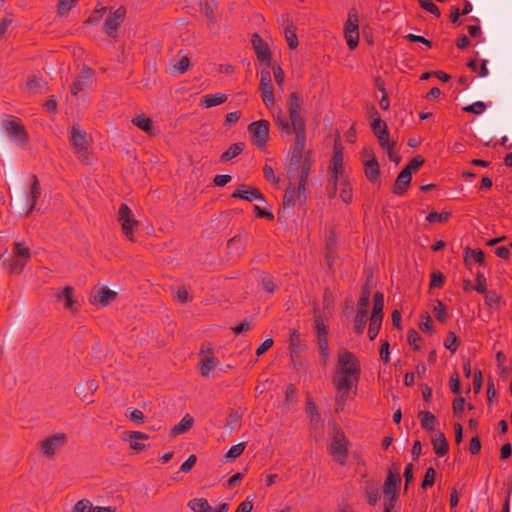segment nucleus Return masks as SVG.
<instances>
[{
  "label": "nucleus",
  "mask_w": 512,
  "mask_h": 512,
  "mask_svg": "<svg viewBox=\"0 0 512 512\" xmlns=\"http://www.w3.org/2000/svg\"><path fill=\"white\" fill-rule=\"evenodd\" d=\"M93 505L89 500L83 499L78 501L72 509V512H92Z\"/></svg>",
  "instance_id": "51"
},
{
  "label": "nucleus",
  "mask_w": 512,
  "mask_h": 512,
  "mask_svg": "<svg viewBox=\"0 0 512 512\" xmlns=\"http://www.w3.org/2000/svg\"><path fill=\"white\" fill-rule=\"evenodd\" d=\"M332 172H333V183L328 186L329 196L332 197L336 194V182L339 178L344 177L343 169V153L341 149L334 147V154L332 159Z\"/></svg>",
  "instance_id": "14"
},
{
  "label": "nucleus",
  "mask_w": 512,
  "mask_h": 512,
  "mask_svg": "<svg viewBox=\"0 0 512 512\" xmlns=\"http://www.w3.org/2000/svg\"><path fill=\"white\" fill-rule=\"evenodd\" d=\"M26 88L30 94L39 93L44 88V81L38 77H31L26 83Z\"/></svg>",
  "instance_id": "35"
},
{
  "label": "nucleus",
  "mask_w": 512,
  "mask_h": 512,
  "mask_svg": "<svg viewBox=\"0 0 512 512\" xmlns=\"http://www.w3.org/2000/svg\"><path fill=\"white\" fill-rule=\"evenodd\" d=\"M317 341H318V348L320 351V355L322 358V364L326 365L329 361V347H328L327 338H320V339H317Z\"/></svg>",
  "instance_id": "44"
},
{
  "label": "nucleus",
  "mask_w": 512,
  "mask_h": 512,
  "mask_svg": "<svg viewBox=\"0 0 512 512\" xmlns=\"http://www.w3.org/2000/svg\"><path fill=\"white\" fill-rule=\"evenodd\" d=\"M218 363V359L213 355L202 353L201 360L198 364L200 374L203 377H208Z\"/></svg>",
  "instance_id": "19"
},
{
  "label": "nucleus",
  "mask_w": 512,
  "mask_h": 512,
  "mask_svg": "<svg viewBox=\"0 0 512 512\" xmlns=\"http://www.w3.org/2000/svg\"><path fill=\"white\" fill-rule=\"evenodd\" d=\"M93 72L91 69H83L79 78L73 83L71 92L74 96H78L80 91L85 90L92 84Z\"/></svg>",
  "instance_id": "16"
},
{
  "label": "nucleus",
  "mask_w": 512,
  "mask_h": 512,
  "mask_svg": "<svg viewBox=\"0 0 512 512\" xmlns=\"http://www.w3.org/2000/svg\"><path fill=\"white\" fill-rule=\"evenodd\" d=\"M128 418L136 424H141L144 421L143 412L139 409L130 408L128 409Z\"/></svg>",
  "instance_id": "57"
},
{
  "label": "nucleus",
  "mask_w": 512,
  "mask_h": 512,
  "mask_svg": "<svg viewBox=\"0 0 512 512\" xmlns=\"http://www.w3.org/2000/svg\"><path fill=\"white\" fill-rule=\"evenodd\" d=\"M370 299V292L367 289L362 291L360 299L358 301V311H367Z\"/></svg>",
  "instance_id": "58"
},
{
  "label": "nucleus",
  "mask_w": 512,
  "mask_h": 512,
  "mask_svg": "<svg viewBox=\"0 0 512 512\" xmlns=\"http://www.w3.org/2000/svg\"><path fill=\"white\" fill-rule=\"evenodd\" d=\"M117 220L124 236L128 240L134 241V231L138 228L139 222L126 204H121L119 207Z\"/></svg>",
  "instance_id": "7"
},
{
  "label": "nucleus",
  "mask_w": 512,
  "mask_h": 512,
  "mask_svg": "<svg viewBox=\"0 0 512 512\" xmlns=\"http://www.w3.org/2000/svg\"><path fill=\"white\" fill-rule=\"evenodd\" d=\"M346 442H345V436L344 434L337 430H333V441L331 443V448H345Z\"/></svg>",
  "instance_id": "46"
},
{
  "label": "nucleus",
  "mask_w": 512,
  "mask_h": 512,
  "mask_svg": "<svg viewBox=\"0 0 512 512\" xmlns=\"http://www.w3.org/2000/svg\"><path fill=\"white\" fill-rule=\"evenodd\" d=\"M434 313H435V316L436 318L444 323L447 319V314H446V308H445V305L441 302V301H436L435 305H434Z\"/></svg>",
  "instance_id": "53"
},
{
  "label": "nucleus",
  "mask_w": 512,
  "mask_h": 512,
  "mask_svg": "<svg viewBox=\"0 0 512 512\" xmlns=\"http://www.w3.org/2000/svg\"><path fill=\"white\" fill-rule=\"evenodd\" d=\"M252 46L256 52L257 58L264 64L269 65L271 60L268 44L258 35L254 34L251 39Z\"/></svg>",
  "instance_id": "15"
},
{
  "label": "nucleus",
  "mask_w": 512,
  "mask_h": 512,
  "mask_svg": "<svg viewBox=\"0 0 512 512\" xmlns=\"http://www.w3.org/2000/svg\"><path fill=\"white\" fill-rule=\"evenodd\" d=\"M435 475H436V472L433 468L427 469L424 479H423V482H422V487L424 489L428 486L433 485L434 480H435Z\"/></svg>",
  "instance_id": "64"
},
{
  "label": "nucleus",
  "mask_w": 512,
  "mask_h": 512,
  "mask_svg": "<svg viewBox=\"0 0 512 512\" xmlns=\"http://www.w3.org/2000/svg\"><path fill=\"white\" fill-rule=\"evenodd\" d=\"M339 189V196L345 203L352 200V188L345 177L339 178L336 182V191Z\"/></svg>",
  "instance_id": "27"
},
{
  "label": "nucleus",
  "mask_w": 512,
  "mask_h": 512,
  "mask_svg": "<svg viewBox=\"0 0 512 512\" xmlns=\"http://www.w3.org/2000/svg\"><path fill=\"white\" fill-rule=\"evenodd\" d=\"M422 428L430 431H434L435 424L437 422L435 416L428 411H420L418 414Z\"/></svg>",
  "instance_id": "32"
},
{
  "label": "nucleus",
  "mask_w": 512,
  "mask_h": 512,
  "mask_svg": "<svg viewBox=\"0 0 512 512\" xmlns=\"http://www.w3.org/2000/svg\"><path fill=\"white\" fill-rule=\"evenodd\" d=\"M367 311H358L354 321V330L358 334H362L366 325Z\"/></svg>",
  "instance_id": "38"
},
{
  "label": "nucleus",
  "mask_w": 512,
  "mask_h": 512,
  "mask_svg": "<svg viewBox=\"0 0 512 512\" xmlns=\"http://www.w3.org/2000/svg\"><path fill=\"white\" fill-rule=\"evenodd\" d=\"M344 35L349 49L353 50L359 42V18L356 9H350L344 28Z\"/></svg>",
  "instance_id": "8"
},
{
  "label": "nucleus",
  "mask_w": 512,
  "mask_h": 512,
  "mask_svg": "<svg viewBox=\"0 0 512 512\" xmlns=\"http://www.w3.org/2000/svg\"><path fill=\"white\" fill-rule=\"evenodd\" d=\"M456 342H457L456 335L453 332H450L444 342V346L446 349L450 350L451 352H455L457 350Z\"/></svg>",
  "instance_id": "63"
},
{
  "label": "nucleus",
  "mask_w": 512,
  "mask_h": 512,
  "mask_svg": "<svg viewBox=\"0 0 512 512\" xmlns=\"http://www.w3.org/2000/svg\"><path fill=\"white\" fill-rule=\"evenodd\" d=\"M226 100L227 95L224 93L207 94L203 97L200 106L211 108L224 103Z\"/></svg>",
  "instance_id": "26"
},
{
  "label": "nucleus",
  "mask_w": 512,
  "mask_h": 512,
  "mask_svg": "<svg viewBox=\"0 0 512 512\" xmlns=\"http://www.w3.org/2000/svg\"><path fill=\"white\" fill-rule=\"evenodd\" d=\"M245 148V144L243 142H238L231 145L222 155L220 160L222 162L229 161L236 156H238Z\"/></svg>",
  "instance_id": "31"
},
{
  "label": "nucleus",
  "mask_w": 512,
  "mask_h": 512,
  "mask_svg": "<svg viewBox=\"0 0 512 512\" xmlns=\"http://www.w3.org/2000/svg\"><path fill=\"white\" fill-rule=\"evenodd\" d=\"M194 425V419L190 414H186L179 423L174 425L170 431L171 436H177L186 433Z\"/></svg>",
  "instance_id": "25"
},
{
  "label": "nucleus",
  "mask_w": 512,
  "mask_h": 512,
  "mask_svg": "<svg viewBox=\"0 0 512 512\" xmlns=\"http://www.w3.org/2000/svg\"><path fill=\"white\" fill-rule=\"evenodd\" d=\"M189 64L190 61L187 56H182L178 60H172L173 69L179 74L185 73L189 68Z\"/></svg>",
  "instance_id": "40"
},
{
  "label": "nucleus",
  "mask_w": 512,
  "mask_h": 512,
  "mask_svg": "<svg viewBox=\"0 0 512 512\" xmlns=\"http://www.w3.org/2000/svg\"><path fill=\"white\" fill-rule=\"evenodd\" d=\"M263 173H264V177L266 178L267 181L269 182H272L274 184H277L279 183V177H277L274 173V170L271 166L269 165H265L263 167Z\"/></svg>",
  "instance_id": "61"
},
{
  "label": "nucleus",
  "mask_w": 512,
  "mask_h": 512,
  "mask_svg": "<svg viewBox=\"0 0 512 512\" xmlns=\"http://www.w3.org/2000/svg\"><path fill=\"white\" fill-rule=\"evenodd\" d=\"M232 197L234 198H240L247 201H253V200H261L264 201L263 195L261 192L254 188V187H248V186H241L239 187L233 194Z\"/></svg>",
  "instance_id": "18"
},
{
  "label": "nucleus",
  "mask_w": 512,
  "mask_h": 512,
  "mask_svg": "<svg viewBox=\"0 0 512 512\" xmlns=\"http://www.w3.org/2000/svg\"><path fill=\"white\" fill-rule=\"evenodd\" d=\"M383 307H384V296L380 292H376L374 294V305H373V312L371 317H379L380 320L383 319Z\"/></svg>",
  "instance_id": "34"
},
{
  "label": "nucleus",
  "mask_w": 512,
  "mask_h": 512,
  "mask_svg": "<svg viewBox=\"0 0 512 512\" xmlns=\"http://www.w3.org/2000/svg\"><path fill=\"white\" fill-rule=\"evenodd\" d=\"M431 443L433 448H448L447 440L444 434L440 431H433Z\"/></svg>",
  "instance_id": "42"
},
{
  "label": "nucleus",
  "mask_w": 512,
  "mask_h": 512,
  "mask_svg": "<svg viewBox=\"0 0 512 512\" xmlns=\"http://www.w3.org/2000/svg\"><path fill=\"white\" fill-rule=\"evenodd\" d=\"M73 288L70 286H66L62 291L57 293V300L64 303V308L67 310H73L74 304V296H73Z\"/></svg>",
  "instance_id": "28"
},
{
  "label": "nucleus",
  "mask_w": 512,
  "mask_h": 512,
  "mask_svg": "<svg viewBox=\"0 0 512 512\" xmlns=\"http://www.w3.org/2000/svg\"><path fill=\"white\" fill-rule=\"evenodd\" d=\"M362 162L364 165V173L369 181L375 182L380 174L379 164L376 160L374 152L369 149H363L361 153Z\"/></svg>",
  "instance_id": "11"
},
{
  "label": "nucleus",
  "mask_w": 512,
  "mask_h": 512,
  "mask_svg": "<svg viewBox=\"0 0 512 512\" xmlns=\"http://www.w3.org/2000/svg\"><path fill=\"white\" fill-rule=\"evenodd\" d=\"M41 195L40 183L35 175L32 176V183L29 194L27 195V202L29 203V209L27 214H30L36 207L37 201Z\"/></svg>",
  "instance_id": "22"
},
{
  "label": "nucleus",
  "mask_w": 512,
  "mask_h": 512,
  "mask_svg": "<svg viewBox=\"0 0 512 512\" xmlns=\"http://www.w3.org/2000/svg\"><path fill=\"white\" fill-rule=\"evenodd\" d=\"M31 257L29 247L24 242H15L12 255L5 261L10 273L20 274Z\"/></svg>",
  "instance_id": "4"
},
{
  "label": "nucleus",
  "mask_w": 512,
  "mask_h": 512,
  "mask_svg": "<svg viewBox=\"0 0 512 512\" xmlns=\"http://www.w3.org/2000/svg\"><path fill=\"white\" fill-rule=\"evenodd\" d=\"M301 105H302V100L300 99V97L297 94L292 93L288 97V100H287L288 111H299Z\"/></svg>",
  "instance_id": "49"
},
{
  "label": "nucleus",
  "mask_w": 512,
  "mask_h": 512,
  "mask_svg": "<svg viewBox=\"0 0 512 512\" xmlns=\"http://www.w3.org/2000/svg\"><path fill=\"white\" fill-rule=\"evenodd\" d=\"M475 261L479 264H483L484 263V253L482 250H476V249H470V248H466L465 250V261L466 262H469V261Z\"/></svg>",
  "instance_id": "37"
},
{
  "label": "nucleus",
  "mask_w": 512,
  "mask_h": 512,
  "mask_svg": "<svg viewBox=\"0 0 512 512\" xmlns=\"http://www.w3.org/2000/svg\"><path fill=\"white\" fill-rule=\"evenodd\" d=\"M423 163L424 159L421 156H416L408 162L403 170H408V172L412 175V172L417 171Z\"/></svg>",
  "instance_id": "54"
},
{
  "label": "nucleus",
  "mask_w": 512,
  "mask_h": 512,
  "mask_svg": "<svg viewBox=\"0 0 512 512\" xmlns=\"http://www.w3.org/2000/svg\"><path fill=\"white\" fill-rule=\"evenodd\" d=\"M68 445V439L64 433H55L41 442L40 448H57Z\"/></svg>",
  "instance_id": "24"
},
{
  "label": "nucleus",
  "mask_w": 512,
  "mask_h": 512,
  "mask_svg": "<svg viewBox=\"0 0 512 512\" xmlns=\"http://www.w3.org/2000/svg\"><path fill=\"white\" fill-rule=\"evenodd\" d=\"M148 435L141 432H132L130 434V448H144L145 445L140 446V440H147Z\"/></svg>",
  "instance_id": "48"
},
{
  "label": "nucleus",
  "mask_w": 512,
  "mask_h": 512,
  "mask_svg": "<svg viewBox=\"0 0 512 512\" xmlns=\"http://www.w3.org/2000/svg\"><path fill=\"white\" fill-rule=\"evenodd\" d=\"M485 109H486V105L482 101H477L471 105L463 107V111L469 112V113H474L477 115L482 114L485 111Z\"/></svg>",
  "instance_id": "50"
},
{
  "label": "nucleus",
  "mask_w": 512,
  "mask_h": 512,
  "mask_svg": "<svg viewBox=\"0 0 512 512\" xmlns=\"http://www.w3.org/2000/svg\"><path fill=\"white\" fill-rule=\"evenodd\" d=\"M361 375L359 358L352 352L342 349L337 354L336 372L333 383L336 389L335 403L342 407L350 397V392L357 389Z\"/></svg>",
  "instance_id": "1"
},
{
  "label": "nucleus",
  "mask_w": 512,
  "mask_h": 512,
  "mask_svg": "<svg viewBox=\"0 0 512 512\" xmlns=\"http://www.w3.org/2000/svg\"><path fill=\"white\" fill-rule=\"evenodd\" d=\"M420 6L435 16H440L439 8L431 0H418Z\"/></svg>",
  "instance_id": "56"
},
{
  "label": "nucleus",
  "mask_w": 512,
  "mask_h": 512,
  "mask_svg": "<svg viewBox=\"0 0 512 512\" xmlns=\"http://www.w3.org/2000/svg\"><path fill=\"white\" fill-rule=\"evenodd\" d=\"M245 244L246 238L242 236H235L228 241L227 246L230 251L235 250L237 253H240L244 249Z\"/></svg>",
  "instance_id": "39"
},
{
  "label": "nucleus",
  "mask_w": 512,
  "mask_h": 512,
  "mask_svg": "<svg viewBox=\"0 0 512 512\" xmlns=\"http://www.w3.org/2000/svg\"><path fill=\"white\" fill-rule=\"evenodd\" d=\"M70 143L78 158L88 163L90 160L88 147L89 142L86 132L77 124L73 125L69 132Z\"/></svg>",
  "instance_id": "5"
},
{
  "label": "nucleus",
  "mask_w": 512,
  "mask_h": 512,
  "mask_svg": "<svg viewBox=\"0 0 512 512\" xmlns=\"http://www.w3.org/2000/svg\"><path fill=\"white\" fill-rule=\"evenodd\" d=\"M271 111L275 116L278 125L282 128L283 131H285L287 134H291L292 132L296 134L295 141H298L299 145H301V141H306L305 122L299 111H289L291 123L282 117V110L280 108L277 109L276 113L274 109Z\"/></svg>",
  "instance_id": "3"
},
{
  "label": "nucleus",
  "mask_w": 512,
  "mask_h": 512,
  "mask_svg": "<svg viewBox=\"0 0 512 512\" xmlns=\"http://www.w3.org/2000/svg\"><path fill=\"white\" fill-rule=\"evenodd\" d=\"M248 130L252 134V141L258 147H264L269 138V122L260 120L249 125Z\"/></svg>",
  "instance_id": "12"
},
{
  "label": "nucleus",
  "mask_w": 512,
  "mask_h": 512,
  "mask_svg": "<svg viewBox=\"0 0 512 512\" xmlns=\"http://www.w3.org/2000/svg\"><path fill=\"white\" fill-rule=\"evenodd\" d=\"M78 0H59L58 2V14H67L72 7L77 3Z\"/></svg>",
  "instance_id": "52"
},
{
  "label": "nucleus",
  "mask_w": 512,
  "mask_h": 512,
  "mask_svg": "<svg viewBox=\"0 0 512 512\" xmlns=\"http://www.w3.org/2000/svg\"><path fill=\"white\" fill-rule=\"evenodd\" d=\"M372 129L375 134L379 133V130H387L386 124L380 119L376 111L373 114Z\"/></svg>",
  "instance_id": "59"
},
{
  "label": "nucleus",
  "mask_w": 512,
  "mask_h": 512,
  "mask_svg": "<svg viewBox=\"0 0 512 512\" xmlns=\"http://www.w3.org/2000/svg\"><path fill=\"white\" fill-rule=\"evenodd\" d=\"M126 10L124 7H119L111 11L104 22L103 30L110 37H116L117 30L124 21Z\"/></svg>",
  "instance_id": "13"
},
{
  "label": "nucleus",
  "mask_w": 512,
  "mask_h": 512,
  "mask_svg": "<svg viewBox=\"0 0 512 512\" xmlns=\"http://www.w3.org/2000/svg\"><path fill=\"white\" fill-rule=\"evenodd\" d=\"M306 413L309 416L311 429L317 430L323 425L321 415L318 412L315 403L311 399H308L306 402Z\"/></svg>",
  "instance_id": "21"
},
{
  "label": "nucleus",
  "mask_w": 512,
  "mask_h": 512,
  "mask_svg": "<svg viewBox=\"0 0 512 512\" xmlns=\"http://www.w3.org/2000/svg\"><path fill=\"white\" fill-rule=\"evenodd\" d=\"M382 320L379 319V317H371L370 323H369V329H368V337L370 340H374L376 336L379 333V330L381 328Z\"/></svg>",
  "instance_id": "41"
},
{
  "label": "nucleus",
  "mask_w": 512,
  "mask_h": 512,
  "mask_svg": "<svg viewBox=\"0 0 512 512\" xmlns=\"http://www.w3.org/2000/svg\"><path fill=\"white\" fill-rule=\"evenodd\" d=\"M261 285H262V288L269 293L274 292V290L276 288L272 278L269 275L262 276Z\"/></svg>",
  "instance_id": "62"
},
{
  "label": "nucleus",
  "mask_w": 512,
  "mask_h": 512,
  "mask_svg": "<svg viewBox=\"0 0 512 512\" xmlns=\"http://www.w3.org/2000/svg\"><path fill=\"white\" fill-rule=\"evenodd\" d=\"M2 126L7 136L19 146H25L28 142V133L21 121L14 117H9L2 122Z\"/></svg>",
  "instance_id": "6"
},
{
  "label": "nucleus",
  "mask_w": 512,
  "mask_h": 512,
  "mask_svg": "<svg viewBox=\"0 0 512 512\" xmlns=\"http://www.w3.org/2000/svg\"><path fill=\"white\" fill-rule=\"evenodd\" d=\"M368 503L370 505H376L379 500V489L375 485H367L365 489Z\"/></svg>",
  "instance_id": "45"
},
{
  "label": "nucleus",
  "mask_w": 512,
  "mask_h": 512,
  "mask_svg": "<svg viewBox=\"0 0 512 512\" xmlns=\"http://www.w3.org/2000/svg\"><path fill=\"white\" fill-rule=\"evenodd\" d=\"M132 123L144 132L150 133L152 131V121L145 116H138L132 120Z\"/></svg>",
  "instance_id": "36"
},
{
  "label": "nucleus",
  "mask_w": 512,
  "mask_h": 512,
  "mask_svg": "<svg viewBox=\"0 0 512 512\" xmlns=\"http://www.w3.org/2000/svg\"><path fill=\"white\" fill-rule=\"evenodd\" d=\"M450 217V212L443 211L441 213L437 212H431L427 217L426 220L430 223H433L435 221H438L440 223H445L448 221Z\"/></svg>",
  "instance_id": "47"
},
{
  "label": "nucleus",
  "mask_w": 512,
  "mask_h": 512,
  "mask_svg": "<svg viewBox=\"0 0 512 512\" xmlns=\"http://www.w3.org/2000/svg\"><path fill=\"white\" fill-rule=\"evenodd\" d=\"M260 90L261 99L269 110L275 109V98L273 93V85L271 71L263 68L260 73Z\"/></svg>",
  "instance_id": "9"
},
{
  "label": "nucleus",
  "mask_w": 512,
  "mask_h": 512,
  "mask_svg": "<svg viewBox=\"0 0 512 512\" xmlns=\"http://www.w3.org/2000/svg\"><path fill=\"white\" fill-rule=\"evenodd\" d=\"M284 36L290 49H296L298 46V39L296 29L292 24H288L284 28Z\"/></svg>",
  "instance_id": "33"
},
{
  "label": "nucleus",
  "mask_w": 512,
  "mask_h": 512,
  "mask_svg": "<svg viewBox=\"0 0 512 512\" xmlns=\"http://www.w3.org/2000/svg\"><path fill=\"white\" fill-rule=\"evenodd\" d=\"M187 506L194 512H213V508L204 498H195L188 502Z\"/></svg>",
  "instance_id": "30"
},
{
  "label": "nucleus",
  "mask_w": 512,
  "mask_h": 512,
  "mask_svg": "<svg viewBox=\"0 0 512 512\" xmlns=\"http://www.w3.org/2000/svg\"><path fill=\"white\" fill-rule=\"evenodd\" d=\"M376 135L381 147L388 151V157L390 158V160L397 161V159L394 158L392 151L394 142L389 141V134L387 130H379V133H377Z\"/></svg>",
  "instance_id": "29"
},
{
  "label": "nucleus",
  "mask_w": 512,
  "mask_h": 512,
  "mask_svg": "<svg viewBox=\"0 0 512 512\" xmlns=\"http://www.w3.org/2000/svg\"><path fill=\"white\" fill-rule=\"evenodd\" d=\"M106 8L105 7H102L100 9H96L92 15L87 19V23L88 24H97L101 19L102 17L104 16V14L106 13Z\"/></svg>",
  "instance_id": "60"
},
{
  "label": "nucleus",
  "mask_w": 512,
  "mask_h": 512,
  "mask_svg": "<svg viewBox=\"0 0 512 512\" xmlns=\"http://www.w3.org/2000/svg\"><path fill=\"white\" fill-rule=\"evenodd\" d=\"M411 177L412 175L408 172V170H402L394 183L393 193L398 195L403 194L411 182Z\"/></svg>",
  "instance_id": "23"
},
{
  "label": "nucleus",
  "mask_w": 512,
  "mask_h": 512,
  "mask_svg": "<svg viewBox=\"0 0 512 512\" xmlns=\"http://www.w3.org/2000/svg\"><path fill=\"white\" fill-rule=\"evenodd\" d=\"M306 141H295L291 151L287 174L289 186L285 192V200L294 205L296 200L305 198V184L311 167L309 153L305 151Z\"/></svg>",
  "instance_id": "2"
},
{
  "label": "nucleus",
  "mask_w": 512,
  "mask_h": 512,
  "mask_svg": "<svg viewBox=\"0 0 512 512\" xmlns=\"http://www.w3.org/2000/svg\"><path fill=\"white\" fill-rule=\"evenodd\" d=\"M272 72H273L274 79H275L279 89L282 91L283 86H284V78H285L284 71L282 70V68L280 66L275 65L272 68Z\"/></svg>",
  "instance_id": "55"
},
{
  "label": "nucleus",
  "mask_w": 512,
  "mask_h": 512,
  "mask_svg": "<svg viewBox=\"0 0 512 512\" xmlns=\"http://www.w3.org/2000/svg\"><path fill=\"white\" fill-rule=\"evenodd\" d=\"M98 384L95 380H87L84 381L76 387V394L81 397L83 400H87L88 402H92L90 399L91 395L97 390Z\"/></svg>",
  "instance_id": "20"
},
{
  "label": "nucleus",
  "mask_w": 512,
  "mask_h": 512,
  "mask_svg": "<svg viewBox=\"0 0 512 512\" xmlns=\"http://www.w3.org/2000/svg\"><path fill=\"white\" fill-rule=\"evenodd\" d=\"M400 469L398 466L393 465L389 469L387 478L383 487L384 499H398V491L401 483Z\"/></svg>",
  "instance_id": "10"
},
{
  "label": "nucleus",
  "mask_w": 512,
  "mask_h": 512,
  "mask_svg": "<svg viewBox=\"0 0 512 512\" xmlns=\"http://www.w3.org/2000/svg\"><path fill=\"white\" fill-rule=\"evenodd\" d=\"M314 328L317 333V339L327 338V329L320 315H315Z\"/></svg>",
  "instance_id": "43"
},
{
  "label": "nucleus",
  "mask_w": 512,
  "mask_h": 512,
  "mask_svg": "<svg viewBox=\"0 0 512 512\" xmlns=\"http://www.w3.org/2000/svg\"><path fill=\"white\" fill-rule=\"evenodd\" d=\"M117 293L108 288L102 287L93 295L92 303L100 306H107L116 299Z\"/></svg>",
  "instance_id": "17"
}]
</instances>
